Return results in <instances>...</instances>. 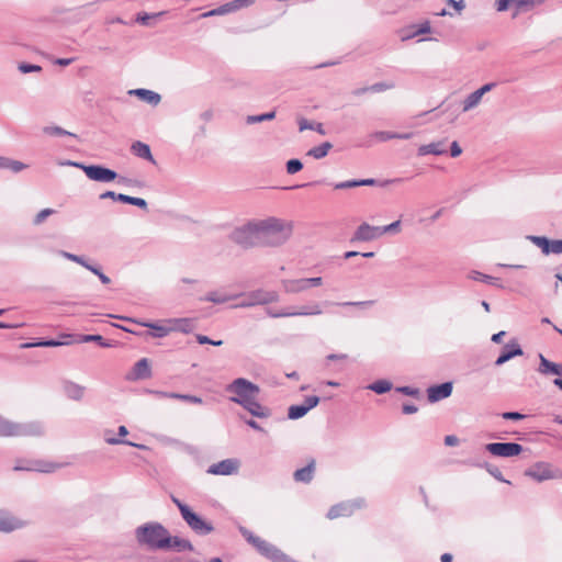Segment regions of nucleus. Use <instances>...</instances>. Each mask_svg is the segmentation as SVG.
<instances>
[{"label": "nucleus", "mask_w": 562, "mask_h": 562, "mask_svg": "<svg viewBox=\"0 0 562 562\" xmlns=\"http://www.w3.org/2000/svg\"><path fill=\"white\" fill-rule=\"evenodd\" d=\"M274 116H276V113L273 111L272 112H268V113H263V114H260V115H248L246 117V123L247 124H255V123H259V122H262V121H266V120H272Z\"/></svg>", "instance_id": "obj_47"}, {"label": "nucleus", "mask_w": 562, "mask_h": 562, "mask_svg": "<svg viewBox=\"0 0 562 562\" xmlns=\"http://www.w3.org/2000/svg\"><path fill=\"white\" fill-rule=\"evenodd\" d=\"M56 211L54 209H43L42 211H40L34 220H33V224L34 225H40L42 224L48 216L55 214Z\"/></svg>", "instance_id": "obj_50"}, {"label": "nucleus", "mask_w": 562, "mask_h": 562, "mask_svg": "<svg viewBox=\"0 0 562 562\" xmlns=\"http://www.w3.org/2000/svg\"><path fill=\"white\" fill-rule=\"evenodd\" d=\"M381 237L380 226L362 223L355 232L351 241H371Z\"/></svg>", "instance_id": "obj_15"}, {"label": "nucleus", "mask_w": 562, "mask_h": 562, "mask_svg": "<svg viewBox=\"0 0 562 562\" xmlns=\"http://www.w3.org/2000/svg\"><path fill=\"white\" fill-rule=\"evenodd\" d=\"M25 167L26 166L19 160H13V159L0 156V169H10L11 171L16 173V172H20L21 170H23Z\"/></svg>", "instance_id": "obj_35"}, {"label": "nucleus", "mask_w": 562, "mask_h": 562, "mask_svg": "<svg viewBox=\"0 0 562 562\" xmlns=\"http://www.w3.org/2000/svg\"><path fill=\"white\" fill-rule=\"evenodd\" d=\"M260 245L280 246L292 235L293 225L281 218L269 217L257 222Z\"/></svg>", "instance_id": "obj_1"}, {"label": "nucleus", "mask_w": 562, "mask_h": 562, "mask_svg": "<svg viewBox=\"0 0 562 562\" xmlns=\"http://www.w3.org/2000/svg\"><path fill=\"white\" fill-rule=\"evenodd\" d=\"M100 199H112L122 203H128L140 207V198L130 196L123 193H115L114 191H105L100 195Z\"/></svg>", "instance_id": "obj_25"}, {"label": "nucleus", "mask_w": 562, "mask_h": 562, "mask_svg": "<svg viewBox=\"0 0 562 562\" xmlns=\"http://www.w3.org/2000/svg\"><path fill=\"white\" fill-rule=\"evenodd\" d=\"M169 531L159 522L143 525V543L154 551L167 550L169 546Z\"/></svg>", "instance_id": "obj_4"}, {"label": "nucleus", "mask_w": 562, "mask_h": 562, "mask_svg": "<svg viewBox=\"0 0 562 562\" xmlns=\"http://www.w3.org/2000/svg\"><path fill=\"white\" fill-rule=\"evenodd\" d=\"M356 187H361L359 180H347L342 182H338L334 186L336 190L351 189Z\"/></svg>", "instance_id": "obj_62"}, {"label": "nucleus", "mask_w": 562, "mask_h": 562, "mask_svg": "<svg viewBox=\"0 0 562 562\" xmlns=\"http://www.w3.org/2000/svg\"><path fill=\"white\" fill-rule=\"evenodd\" d=\"M159 394L165 397L178 398V400H181V401H184L188 403H192V404H201L203 402L201 397L195 396V395L179 394V393H159Z\"/></svg>", "instance_id": "obj_36"}, {"label": "nucleus", "mask_w": 562, "mask_h": 562, "mask_svg": "<svg viewBox=\"0 0 562 562\" xmlns=\"http://www.w3.org/2000/svg\"><path fill=\"white\" fill-rule=\"evenodd\" d=\"M364 506L366 501L363 498L342 502L331 506L326 516L329 519H335L338 517H348L352 515L356 509L362 508Z\"/></svg>", "instance_id": "obj_11"}, {"label": "nucleus", "mask_w": 562, "mask_h": 562, "mask_svg": "<svg viewBox=\"0 0 562 562\" xmlns=\"http://www.w3.org/2000/svg\"><path fill=\"white\" fill-rule=\"evenodd\" d=\"M254 0H233L231 2H227L231 12L237 11L241 8H247L252 3Z\"/></svg>", "instance_id": "obj_57"}, {"label": "nucleus", "mask_w": 562, "mask_h": 562, "mask_svg": "<svg viewBox=\"0 0 562 562\" xmlns=\"http://www.w3.org/2000/svg\"><path fill=\"white\" fill-rule=\"evenodd\" d=\"M486 471L494 476L497 481L509 483L508 481L504 480L503 474L501 470L497 467L491 465L488 463L485 464Z\"/></svg>", "instance_id": "obj_59"}, {"label": "nucleus", "mask_w": 562, "mask_h": 562, "mask_svg": "<svg viewBox=\"0 0 562 562\" xmlns=\"http://www.w3.org/2000/svg\"><path fill=\"white\" fill-rule=\"evenodd\" d=\"M333 147V143H321L318 146H315L306 151V156L312 157L314 159H322Z\"/></svg>", "instance_id": "obj_31"}, {"label": "nucleus", "mask_w": 562, "mask_h": 562, "mask_svg": "<svg viewBox=\"0 0 562 562\" xmlns=\"http://www.w3.org/2000/svg\"><path fill=\"white\" fill-rule=\"evenodd\" d=\"M430 32V23L429 21H425L422 23L414 32L406 34L402 37L403 41L413 38L417 35L427 34Z\"/></svg>", "instance_id": "obj_45"}, {"label": "nucleus", "mask_w": 562, "mask_h": 562, "mask_svg": "<svg viewBox=\"0 0 562 562\" xmlns=\"http://www.w3.org/2000/svg\"><path fill=\"white\" fill-rule=\"evenodd\" d=\"M70 340H57V339H46L38 340L35 342H25L22 345L23 348H33V347H59L64 345H69Z\"/></svg>", "instance_id": "obj_32"}, {"label": "nucleus", "mask_w": 562, "mask_h": 562, "mask_svg": "<svg viewBox=\"0 0 562 562\" xmlns=\"http://www.w3.org/2000/svg\"><path fill=\"white\" fill-rule=\"evenodd\" d=\"M303 169V164L300 159H290L286 161V172L295 175Z\"/></svg>", "instance_id": "obj_49"}, {"label": "nucleus", "mask_w": 562, "mask_h": 562, "mask_svg": "<svg viewBox=\"0 0 562 562\" xmlns=\"http://www.w3.org/2000/svg\"><path fill=\"white\" fill-rule=\"evenodd\" d=\"M395 87L394 82H376L372 86H369L370 92H382L386 90H391Z\"/></svg>", "instance_id": "obj_55"}, {"label": "nucleus", "mask_w": 562, "mask_h": 562, "mask_svg": "<svg viewBox=\"0 0 562 562\" xmlns=\"http://www.w3.org/2000/svg\"><path fill=\"white\" fill-rule=\"evenodd\" d=\"M57 164L59 166H72V167L81 168L85 171L86 176L90 180H93L97 182L108 183V182L114 181L115 179H119L117 180L119 183H125V181H126L125 178L119 177L116 171H114L110 168H106L104 166H101V165L86 166L83 164L71 161V160H58Z\"/></svg>", "instance_id": "obj_3"}, {"label": "nucleus", "mask_w": 562, "mask_h": 562, "mask_svg": "<svg viewBox=\"0 0 562 562\" xmlns=\"http://www.w3.org/2000/svg\"><path fill=\"white\" fill-rule=\"evenodd\" d=\"M258 232L257 222L248 223L241 227L235 228L231 233L229 238L244 248H250L260 245Z\"/></svg>", "instance_id": "obj_6"}, {"label": "nucleus", "mask_w": 562, "mask_h": 562, "mask_svg": "<svg viewBox=\"0 0 562 562\" xmlns=\"http://www.w3.org/2000/svg\"><path fill=\"white\" fill-rule=\"evenodd\" d=\"M319 403V397L316 395L306 396L304 403L302 404L307 412L312 408L316 407Z\"/></svg>", "instance_id": "obj_61"}, {"label": "nucleus", "mask_w": 562, "mask_h": 562, "mask_svg": "<svg viewBox=\"0 0 562 562\" xmlns=\"http://www.w3.org/2000/svg\"><path fill=\"white\" fill-rule=\"evenodd\" d=\"M18 69L22 74H30V72H41L42 67L40 65H33L27 63H20L18 65Z\"/></svg>", "instance_id": "obj_52"}, {"label": "nucleus", "mask_w": 562, "mask_h": 562, "mask_svg": "<svg viewBox=\"0 0 562 562\" xmlns=\"http://www.w3.org/2000/svg\"><path fill=\"white\" fill-rule=\"evenodd\" d=\"M522 353L520 345L516 340H510L503 347L501 355L495 361V366H503L514 357L521 356Z\"/></svg>", "instance_id": "obj_17"}, {"label": "nucleus", "mask_w": 562, "mask_h": 562, "mask_svg": "<svg viewBox=\"0 0 562 562\" xmlns=\"http://www.w3.org/2000/svg\"><path fill=\"white\" fill-rule=\"evenodd\" d=\"M509 4H514L517 8V0H497L496 10L499 12L506 11Z\"/></svg>", "instance_id": "obj_64"}, {"label": "nucleus", "mask_w": 562, "mask_h": 562, "mask_svg": "<svg viewBox=\"0 0 562 562\" xmlns=\"http://www.w3.org/2000/svg\"><path fill=\"white\" fill-rule=\"evenodd\" d=\"M43 136L48 138H60V137H79L77 134L64 130L59 126H46L43 128Z\"/></svg>", "instance_id": "obj_27"}, {"label": "nucleus", "mask_w": 562, "mask_h": 562, "mask_svg": "<svg viewBox=\"0 0 562 562\" xmlns=\"http://www.w3.org/2000/svg\"><path fill=\"white\" fill-rule=\"evenodd\" d=\"M44 432V426L40 422L14 423L0 415L1 437H41Z\"/></svg>", "instance_id": "obj_2"}, {"label": "nucleus", "mask_w": 562, "mask_h": 562, "mask_svg": "<svg viewBox=\"0 0 562 562\" xmlns=\"http://www.w3.org/2000/svg\"><path fill=\"white\" fill-rule=\"evenodd\" d=\"M238 296L239 295H229V294H226V293H223L220 291H211L207 294H205V296L201 297V300L206 301V302H212L215 304H223V303L232 301Z\"/></svg>", "instance_id": "obj_28"}, {"label": "nucleus", "mask_w": 562, "mask_h": 562, "mask_svg": "<svg viewBox=\"0 0 562 562\" xmlns=\"http://www.w3.org/2000/svg\"><path fill=\"white\" fill-rule=\"evenodd\" d=\"M239 532L243 535V537L255 548L256 546L262 540L260 537L255 536L250 530H248L246 527L239 526Z\"/></svg>", "instance_id": "obj_46"}, {"label": "nucleus", "mask_w": 562, "mask_h": 562, "mask_svg": "<svg viewBox=\"0 0 562 562\" xmlns=\"http://www.w3.org/2000/svg\"><path fill=\"white\" fill-rule=\"evenodd\" d=\"M538 372L542 375H558L562 376V363L552 362L547 359L542 353H539Z\"/></svg>", "instance_id": "obj_19"}, {"label": "nucleus", "mask_w": 562, "mask_h": 562, "mask_svg": "<svg viewBox=\"0 0 562 562\" xmlns=\"http://www.w3.org/2000/svg\"><path fill=\"white\" fill-rule=\"evenodd\" d=\"M240 462L238 459L229 458L217 463H213L209 467L206 472L213 475H232L238 472Z\"/></svg>", "instance_id": "obj_13"}, {"label": "nucleus", "mask_w": 562, "mask_h": 562, "mask_svg": "<svg viewBox=\"0 0 562 562\" xmlns=\"http://www.w3.org/2000/svg\"><path fill=\"white\" fill-rule=\"evenodd\" d=\"M369 390L376 394H384L392 389V383L387 380H378L368 386Z\"/></svg>", "instance_id": "obj_39"}, {"label": "nucleus", "mask_w": 562, "mask_h": 562, "mask_svg": "<svg viewBox=\"0 0 562 562\" xmlns=\"http://www.w3.org/2000/svg\"><path fill=\"white\" fill-rule=\"evenodd\" d=\"M87 269L94 273L95 276H98V278L103 284H109L111 282L110 278L105 276L99 267L94 265H89Z\"/></svg>", "instance_id": "obj_58"}, {"label": "nucleus", "mask_w": 562, "mask_h": 562, "mask_svg": "<svg viewBox=\"0 0 562 562\" xmlns=\"http://www.w3.org/2000/svg\"><path fill=\"white\" fill-rule=\"evenodd\" d=\"M401 221H395L389 225L380 226L381 236L386 233H397L400 231Z\"/></svg>", "instance_id": "obj_60"}, {"label": "nucleus", "mask_w": 562, "mask_h": 562, "mask_svg": "<svg viewBox=\"0 0 562 562\" xmlns=\"http://www.w3.org/2000/svg\"><path fill=\"white\" fill-rule=\"evenodd\" d=\"M59 468L58 464L56 463H53V462H43V461H37L34 463L33 467H27V468H24V467H15L14 470H27V471H38V472H44V473H50V472H54L55 470H57Z\"/></svg>", "instance_id": "obj_30"}, {"label": "nucleus", "mask_w": 562, "mask_h": 562, "mask_svg": "<svg viewBox=\"0 0 562 562\" xmlns=\"http://www.w3.org/2000/svg\"><path fill=\"white\" fill-rule=\"evenodd\" d=\"M308 412L305 409V407L300 405H291L288 409V418L289 419H299L305 416Z\"/></svg>", "instance_id": "obj_41"}, {"label": "nucleus", "mask_w": 562, "mask_h": 562, "mask_svg": "<svg viewBox=\"0 0 562 562\" xmlns=\"http://www.w3.org/2000/svg\"><path fill=\"white\" fill-rule=\"evenodd\" d=\"M546 0H517V11L528 10L543 3Z\"/></svg>", "instance_id": "obj_48"}, {"label": "nucleus", "mask_w": 562, "mask_h": 562, "mask_svg": "<svg viewBox=\"0 0 562 562\" xmlns=\"http://www.w3.org/2000/svg\"><path fill=\"white\" fill-rule=\"evenodd\" d=\"M246 411H248L252 416L258 418H268L271 415L270 408L261 405L257 397H251L247 402L241 405Z\"/></svg>", "instance_id": "obj_20"}, {"label": "nucleus", "mask_w": 562, "mask_h": 562, "mask_svg": "<svg viewBox=\"0 0 562 562\" xmlns=\"http://www.w3.org/2000/svg\"><path fill=\"white\" fill-rule=\"evenodd\" d=\"M526 475L535 479L538 482L550 480L554 477L553 472L549 464L544 462H538L532 468L526 471Z\"/></svg>", "instance_id": "obj_18"}, {"label": "nucleus", "mask_w": 562, "mask_h": 562, "mask_svg": "<svg viewBox=\"0 0 562 562\" xmlns=\"http://www.w3.org/2000/svg\"><path fill=\"white\" fill-rule=\"evenodd\" d=\"M469 278L474 280V281H481V282H484V283H487V284H496V281L497 279L492 277V276H488V274H485V273H482L480 271H476V270H473L470 272L469 274Z\"/></svg>", "instance_id": "obj_42"}, {"label": "nucleus", "mask_w": 562, "mask_h": 562, "mask_svg": "<svg viewBox=\"0 0 562 562\" xmlns=\"http://www.w3.org/2000/svg\"><path fill=\"white\" fill-rule=\"evenodd\" d=\"M170 331L191 333L195 328V319L193 318H168Z\"/></svg>", "instance_id": "obj_21"}, {"label": "nucleus", "mask_w": 562, "mask_h": 562, "mask_svg": "<svg viewBox=\"0 0 562 562\" xmlns=\"http://www.w3.org/2000/svg\"><path fill=\"white\" fill-rule=\"evenodd\" d=\"M314 128H319V135L324 136L326 135L325 131H324V126L322 123H318V122H314V121H308L306 119H300L299 120V130L302 132V131H305V130H313Z\"/></svg>", "instance_id": "obj_37"}, {"label": "nucleus", "mask_w": 562, "mask_h": 562, "mask_svg": "<svg viewBox=\"0 0 562 562\" xmlns=\"http://www.w3.org/2000/svg\"><path fill=\"white\" fill-rule=\"evenodd\" d=\"M549 255L550 254H562V239L550 240L549 243Z\"/></svg>", "instance_id": "obj_63"}, {"label": "nucleus", "mask_w": 562, "mask_h": 562, "mask_svg": "<svg viewBox=\"0 0 562 562\" xmlns=\"http://www.w3.org/2000/svg\"><path fill=\"white\" fill-rule=\"evenodd\" d=\"M323 284L321 277L302 278V279H284L281 281L282 289L288 294H297L306 291L312 286H319Z\"/></svg>", "instance_id": "obj_8"}, {"label": "nucleus", "mask_w": 562, "mask_h": 562, "mask_svg": "<svg viewBox=\"0 0 562 562\" xmlns=\"http://www.w3.org/2000/svg\"><path fill=\"white\" fill-rule=\"evenodd\" d=\"M452 383L443 382L438 385H432L427 389V397L430 403H436L440 400L447 398L452 393Z\"/></svg>", "instance_id": "obj_16"}, {"label": "nucleus", "mask_w": 562, "mask_h": 562, "mask_svg": "<svg viewBox=\"0 0 562 562\" xmlns=\"http://www.w3.org/2000/svg\"><path fill=\"white\" fill-rule=\"evenodd\" d=\"M169 546L167 547L166 551H176V552H183V551H193V546L191 541L188 539H183L177 536H171L169 533Z\"/></svg>", "instance_id": "obj_23"}, {"label": "nucleus", "mask_w": 562, "mask_h": 562, "mask_svg": "<svg viewBox=\"0 0 562 562\" xmlns=\"http://www.w3.org/2000/svg\"><path fill=\"white\" fill-rule=\"evenodd\" d=\"M181 516L187 525L200 536H206L214 530V527L211 522H207L198 514H195L191 508H182L181 507Z\"/></svg>", "instance_id": "obj_9"}, {"label": "nucleus", "mask_w": 562, "mask_h": 562, "mask_svg": "<svg viewBox=\"0 0 562 562\" xmlns=\"http://www.w3.org/2000/svg\"><path fill=\"white\" fill-rule=\"evenodd\" d=\"M61 255L67 258L68 260H71L74 262H77L79 265H81L82 267H85L86 269L88 268V266L90 265L83 257L81 256H78V255H75V254H70V252H67V251H61Z\"/></svg>", "instance_id": "obj_56"}, {"label": "nucleus", "mask_w": 562, "mask_h": 562, "mask_svg": "<svg viewBox=\"0 0 562 562\" xmlns=\"http://www.w3.org/2000/svg\"><path fill=\"white\" fill-rule=\"evenodd\" d=\"M334 304L335 305H339V306H357V307L364 308V307L373 305L374 301L373 300L357 301V302L348 301V302H337V303H334Z\"/></svg>", "instance_id": "obj_53"}, {"label": "nucleus", "mask_w": 562, "mask_h": 562, "mask_svg": "<svg viewBox=\"0 0 562 562\" xmlns=\"http://www.w3.org/2000/svg\"><path fill=\"white\" fill-rule=\"evenodd\" d=\"M140 379V360L136 361L130 372L125 374L126 381H137Z\"/></svg>", "instance_id": "obj_51"}, {"label": "nucleus", "mask_w": 562, "mask_h": 562, "mask_svg": "<svg viewBox=\"0 0 562 562\" xmlns=\"http://www.w3.org/2000/svg\"><path fill=\"white\" fill-rule=\"evenodd\" d=\"M447 143H428L425 145H422L418 148V156H426V155H442L447 153Z\"/></svg>", "instance_id": "obj_26"}, {"label": "nucleus", "mask_w": 562, "mask_h": 562, "mask_svg": "<svg viewBox=\"0 0 562 562\" xmlns=\"http://www.w3.org/2000/svg\"><path fill=\"white\" fill-rule=\"evenodd\" d=\"M143 327L147 328L146 331H143V340L148 337L162 338L171 333L168 319L158 321L156 323L143 322Z\"/></svg>", "instance_id": "obj_14"}, {"label": "nucleus", "mask_w": 562, "mask_h": 562, "mask_svg": "<svg viewBox=\"0 0 562 562\" xmlns=\"http://www.w3.org/2000/svg\"><path fill=\"white\" fill-rule=\"evenodd\" d=\"M372 137L376 138L378 140H390L394 138H408L411 137L409 134H397L395 132L391 131H380L372 134Z\"/></svg>", "instance_id": "obj_38"}, {"label": "nucleus", "mask_w": 562, "mask_h": 562, "mask_svg": "<svg viewBox=\"0 0 562 562\" xmlns=\"http://www.w3.org/2000/svg\"><path fill=\"white\" fill-rule=\"evenodd\" d=\"M314 461L312 460L306 467L297 469L294 472V480L296 482L310 483L313 480Z\"/></svg>", "instance_id": "obj_29"}, {"label": "nucleus", "mask_w": 562, "mask_h": 562, "mask_svg": "<svg viewBox=\"0 0 562 562\" xmlns=\"http://www.w3.org/2000/svg\"><path fill=\"white\" fill-rule=\"evenodd\" d=\"M103 439L109 445H128V446H133L135 448H140L139 443H135V442H132V441L124 440L122 438L115 437L113 435V431L110 430V429H105L103 431Z\"/></svg>", "instance_id": "obj_34"}, {"label": "nucleus", "mask_w": 562, "mask_h": 562, "mask_svg": "<svg viewBox=\"0 0 562 562\" xmlns=\"http://www.w3.org/2000/svg\"><path fill=\"white\" fill-rule=\"evenodd\" d=\"M485 450L495 457L512 458L520 454L524 448L517 442H492L485 445Z\"/></svg>", "instance_id": "obj_10"}, {"label": "nucleus", "mask_w": 562, "mask_h": 562, "mask_svg": "<svg viewBox=\"0 0 562 562\" xmlns=\"http://www.w3.org/2000/svg\"><path fill=\"white\" fill-rule=\"evenodd\" d=\"M226 392L233 394L232 402L243 405L251 397H257L260 387L245 378H237L226 386Z\"/></svg>", "instance_id": "obj_5"}, {"label": "nucleus", "mask_w": 562, "mask_h": 562, "mask_svg": "<svg viewBox=\"0 0 562 562\" xmlns=\"http://www.w3.org/2000/svg\"><path fill=\"white\" fill-rule=\"evenodd\" d=\"M482 95L475 90L472 93H470L463 101H462V112H469L476 108L481 101Z\"/></svg>", "instance_id": "obj_33"}, {"label": "nucleus", "mask_w": 562, "mask_h": 562, "mask_svg": "<svg viewBox=\"0 0 562 562\" xmlns=\"http://www.w3.org/2000/svg\"><path fill=\"white\" fill-rule=\"evenodd\" d=\"M266 313L268 316H270L272 318H280V317H290V316L319 315V314H322V310L319 308L318 304H315L313 306H303L299 311H292L290 308L276 310L272 307H268L266 310Z\"/></svg>", "instance_id": "obj_12"}, {"label": "nucleus", "mask_w": 562, "mask_h": 562, "mask_svg": "<svg viewBox=\"0 0 562 562\" xmlns=\"http://www.w3.org/2000/svg\"><path fill=\"white\" fill-rule=\"evenodd\" d=\"M63 390L66 396L74 401H80L85 394V387L71 381H65L63 383Z\"/></svg>", "instance_id": "obj_24"}, {"label": "nucleus", "mask_w": 562, "mask_h": 562, "mask_svg": "<svg viewBox=\"0 0 562 562\" xmlns=\"http://www.w3.org/2000/svg\"><path fill=\"white\" fill-rule=\"evenodd\" d=\"M279 295L276 291L255 290L246 294L245 299L235 305V307H251L255 305H266L278 302Z\"/></svg>", "instance_id": "obj_7"}, {"label": "nucleus", "mask_w": 562, "mask_h": 562, "mask_svg": "<svg viewBox=\"0 0 562 562\" xmlns=\"http://www.w3.org/2000/svg\"><path fill=\"white\" fill-rule=\"evenodd\" d=\"M81 341H83V342L93 341L104 348H109V347L113 346L110 341H106L101 335H85V336H82Z\"/></svg>", "instance_id": "obj_44"}, {"label": "nucleus", "mask_w": 562, "mask_h": 562, "mask_svg": "<svg viewBox=\"0 0 562 562\" xmlns=\"http://www.w3.org/2000/svg\"><path fill=\"white\" fill-rule=\"evenodd\" d=\"M227 13H231V9L228 7L227 3L223 4V5H220L218 8L216 9H213L209 12H205L202 14L203 18H207V16H214V15H224V14H227Z\"/></svg>", "instance_id": "obj_54"}, {"label": "nucleus", "mask_w": 562, "mask_h": 562, "mask_svg": "<svg viewBox=\"0 0 562 562\" xmlns=\"http://www.w3.org/2000/svg\"><path fill=\"white\" fill-rule=\"evenodd\" d=\"M161 97L159 93L153 91L143 89V102H146L153 106H156L160 103Z\"/></svg>", "instance_id": "obj_40"}, {"label": "nucleus", "mask_w": 562, "mask_h": 562, "mask_svg": "<svg viewBox=\"0 0 562 562\" xmlns=\"http://www.w3.org/2000/svg\"><path fill=\"white\" fill-rule=\"evenodd\" d=\"M22 527V522L7 512L0 510V531L10 532Z\"/></svg>", "instance_id": "obj_22"}, {"label": "nucleus", "mask_w": 562, "mask_h": 562, "mask_svg": "<svg viewBox=\"0 0 562 562\" xmlns=\"http://www.w3.org/2000/svg\"><path fill=\"white\" fill-rule=\"evenodd\" d=\"M530 240L538 246L544 255H549L550 239L544 236H530Z\"/></svg>", "instance_id": "obj_43"}]
</instances>
